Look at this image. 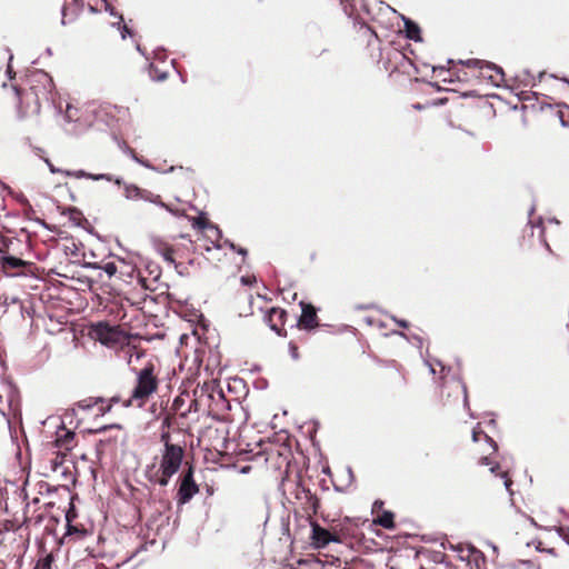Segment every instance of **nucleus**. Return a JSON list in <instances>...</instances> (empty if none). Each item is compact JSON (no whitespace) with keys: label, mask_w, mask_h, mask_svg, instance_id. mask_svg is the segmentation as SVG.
Here are the masks:
<instances>
[{"label":"nucleus","mask_w":569,"mask_h":569,"mask_svg":"<svg viewBox=\"0 0 569 569\" xmlns=\"http://www.w3.org/2000/svg\"><path fill=\"white\" fill-rule=\"evenodd\" d=\"M89 336L101 345L116 349L118 357L123 358L130 365L132 357L139 359L143 351L129 343L128 337L116 326L107 322H98L90 327Z\"/></svg>","instance_id":"nucleus-1"},{"label":"nucleus","mask_w":569,"mask_h":569,"mask_svg":"<svg viewBox=\"0 0 569 569\" xmlns=\"http://www.w3.org/2000/svg\"><path fill=\"white\" fill-rule=\"evenodd\" d=\"M184 450L179 445H167L163 448L159 463H152L147 467L146 477L149 482L167 487L173 475H176L182 463Z\"/></svg>","instance_id":"nucleus-2"},{"label":"nucleus","mask_w":569,"mask_h":569,"mask_svg":"<svg viewBox=\"0 0 569 569\" xmlns=\"http://www.w3.org/2000/svg\"><path fill=\"white\" fill-rule=\"evenodd\" d=\"M159 379L152 362L136 372V383L128 399L123 401V407L142 408L149 399L158 391Z\"/></svg>","instance_id":"nucleus-3"},{"label":"nucleus","mask_w":569,"mask_h":569,"mask_svg":"<svg viewBox=\"0 0 569 569\" xmlns=\"http://www.w3.org/2000/svg\"><path fill=\"white\" fill-rule=\"evenodd\" d=\"M472 440L477 445L476 453L479 456V463L490 466V471L505 480V486L510 489L512 480L508 476V470L502 469L501 465L492 459L498 451L497 442L489 437L481 428L480 423L472 429Z\"/></svg>","instance_id":"nucleus-4"},{"label":"nucleus","mask_w":569,"mask_h":569,"mask_svg":"<svg viewBox=\"0 0 569 569\" xmlns=\"http://www.w3.org/2000/svg\"><path fill=\"white\" fill-rule=\"evenodd\" d=\"M33 94L47 103L53 101L54 83L52 78L44 71L36 70L26 76L20 83Z\"/></svg>","instance_id":"nucleus-5"},{"label":"nucleus","mask_w":569,"mask_h":569,"mask_svg":"<svg viewBox=\"0 0 569 569\" xmlns=\"http://www.w3.org/2000/svg\"><path fill=\"white\" fill-rule=\"evenodd\" d=\"M13 90L19 100L18 109L21 118L38 116L40 113L41 104L44 100L30 94V91L22 84L13 86Z\"/></svg>","instance_id":"nucleus-6"},{"label":"nucleus","mask_w":569,"mask_h":569,"mask_svg":"<svg viewBox=\"0 0 569 569\" xmlns=\"http://www.w3.org/2000/svg\"><path fill=\"white\" fill-rule=\"evenodd\" d=\"M460 64L466 66L467 68H473L480 76L479 81L486 80L492 84H498L503 79V72L501 68L491 62L480 59H468L460 60Z\"/></svg>","instance_id":"nucleus-7"},{"label":"nucleus","mask_w":569,"mask_h":569,"mask_svg":"<svg viewBox=\"0 0 569 569\" xmlns=\"http://www.w3.org/2000/svg\"><path fill=\"white\" fill-rule=\"evenodd\" d=\"M199 492V486L193 479V468L189 467L179 478V488L177 491L178 505L188 503L192 497Z\"/></svg>","instance_id":"nucleus-8"},{"label":"nucleus","mask_w":569,"mask_h":569,"mask_svg":"<svg viewBox=\"0 0 569 569\" xmlns=\"http://www.w3.org/2000/svg\"><path fill=\"white\" fill-rule=\"evenodd\" d=\"M332 526L337 542L359 540L361 537V531L358 523L349 518L333 521Z\"/></svg>","instance_id":"nucleus-9"},{"label":"nucleus","mask_w":569,"mask_h":569,"mask_svg":"<svg viewBox=\"0 0 569 569\" xmlns=\"http://www.w3.org/2000/svg\"><path fill=\"white\" fill-rule=\"evenodd\" d=\"M259 310L263 312V319L270 329L277 332L279 336L283 335L282 331H284V322L287 318L286 310L279 307H271L269 309L259 307Z\"/></svg>","instance_id":"nucleus-10"},{"label":"nucleus","mask_w":569,"mask_h":569,"mask_svg":"<svg viewBox=\"0 0 569 569\" xmlns=\"http://www.w3.org/2000/svg\"><path fill=\"white\" fill-rule=\"evenodd\" d=\"M120 263L122 268L130 269V272H128L130 277H132V274L137 272V281L144 290L156 291L158 289V282L161 277V271L158 267H156L152 270H149V276L147 277L141 271L136 270L134 267H130L127 263H124L123 260H121Z\"/></svg>","instance_id":"nucleus-11"},{"label":"nucleus","mask_w":569,"mask_h":569,"mask_svg":"<svg viewBox=\"0 0 569 569\" xmlns=\"http://www.w3.org/2000/svg\"><path fill=\"white\" fill-rule=\"evenodd\" d=\"M94 432L102 433L104 436L99 440V445L103 447H108L111 445L117 446L119 441L123 442L126 440L123 428L118 423L103 426L94 430Z\"/></svg>","instance_id":"nucleus-12"},{"label":"nucleus","mask_w":569,"mask_h":569,"mask_svg":"<svg viewBox=\"0 0 569 569\" xmlns=\"http://www.w3.org/2000/svg\"><path fill=\"white\" fill-rule=\"evenodd\" d=\"M312 528V543L317 548H323L328 546L330 542H337L336 536L333 533V526L332 523L328 529L320 527L317 522H311Z\"/></svg>","instance_id":"nucleus-13"},{"label":"nucleus","mask_w":569,"mask_h":569,"mask_svg":"<svg viewBox=\"0 0 569 569\" xmlns=\"http://www.w3.org/2000/svg\"><path fill=\"white\" fill-rule=\"evenodd\" d=\"M301 316L298 320V328L303 330H312L319 327L317 310L311 303L301 302Z\"/></svg>","instance_id":"nucleus-14"},{"label":"nucleus","mask_w":569,"mask_h":569,"mask_svg":"<svg viewBox=\"0 0 569 569\" xmlns=\"http://www.w3.org/2000/svg\"><path fill=\"white\" fill-rule=\"evenodd\" d=\"M31 262H27L13 256H4L1 258V267L8 276H19L24 273L26 269L31 267Z\"/></svg>","instance_id":"nucleus-15"},{"label":"nucleus","mask_w":569,"mask_h":569,"mask_svg":"<svg viewBox=\"0 0 569 569\" xmlns=\"http://www.w3.org/2000/svg\"><path fill=\"white\" fill-rule=\"evenodd\" d=\"M296 498L299 500H305L303 509L307 512H311L312 515L318 513L320 500L318 499V497L316 495H313L310 491V489L303 487L300 481L297 483Z\"/></svg>","instance_id":"nucleus-16"},{"label":"nucleus","mask_w":569,"mask_h":569,"mask_svg":"<svg viewBox=\"0 0 569 569\" xmlns=\"http://www.w3.org/2000/svg\"><path fill=\"white\" fill-rule=\"evenodd\" d=\"M214 391V387L212 385H208V383H204L201 389H196L194 390V399L191 400V403L189 406V409H188V412L190 411H200V407L203 402V398H206L207 400L209 399H213V392Z\"/></svg>","instance_id":"nucleus-17"},{"label":"nucleus","mask_w":569,"mask_h":569,"mask_svg":"<svg viewBox=\"0 0 569 569\" xmlns=\"http://www.w3.org/2000/svg\"><path fill=\"white\" fill-rule=\"evenodd\" d=\"M445 389H448L447 397L455 396L457 400L461 399L465 406H468L467 387L460 380L446 381Z\"/></svg>","instance_id":"nucleus-18"},{"label":"nucleus","mask_w":569,"mask_h":569,"mask_svg":"<svg viewBox=\"0 0 569 569\" xmlns=\"http://www.w3.org/2000/svg\"><path fill=\"white\" fill-rule=\"evenodd\" d=\"M382 54H385L386 59H387V61L385 62V69H386V71H390V72L397 70L398 63L406 59V56L401 51H399L395 48L386 49L382 52Z\"/></svg>","instance_id":"nucleus-19"},{"label":"nucleus","mask_w":569,"mask_h":569,"mask_svg":"<svg viewBox=\"0 0 569 569\" xmlns=\"http://www.w3.org/2000/svg\"><path fill=\"white\" fill-rule=\"evenodd\" d=\"M451 73V71H449ZM452 73L456 74L457 81L480 80V76L473 68H467L460 64V60L455 64Z\"/></svg>","instance_id":"nucleus-20"},{"label":"nucleus","mask_w":569,"mask_h":569,"mask_svg":"<svg viewBox=\"0 0 569 569\" xmlns=\"http://www.w3.org/2000/svg\"><path fill=\"white\" fill-rule=\"evenodd\" d=\"M147 506L150 508L154 506V511L158 515L166 513L171 509V502L168 498H166L163 495H159L157 498V496L152 492L150 493V499L147 501Z\"/></svg>","instance_id":"nucleus-21"},{"label":"nucleus","mask_w":569,"mask_h":569,"mask_svg":"<svg viewBox=\"0 0 569 569\" xmlns=\"http://www.w3.org/2000/svg\"><path fill=\"white\" fill-rule=\"evenodd\" d=\"M192 227L201 230L202 232H211L216 238L221 237V232L212 222L206 217H198L193 219Z\"/></svg>","instance_id":"nucleus-22"},{"label":"nucleus","mask_w":569,"mask_h":569,"mask_svg":"<svg viewBox=\"0 0 569 569\" xmlns=\"http://www.w3.org/2000/svg\"><path fill=\"white\" fill-rule=\"evenodd\" d=\"M448 63L450 64L448 69H446L442 66L433 67V73H436L437 78H439L442 82L451 83L457 81V79L456 74H453L452 72L450 73L449 71H452L455 69V64H457V62H455L453 60H449Z\"/></svg>","instance_id":"nucleus-23"},{"label":"nucleus","mask_w":569,"mask_h":569,"mask_svg":"<svg viewBox=\"0 0 569 569\" xmlns=\"http://www.w3.org/2000/svg\"><path fill=\"white\" fill-rule=\"evenodd\" d=\"M373 523L385 528V529H395V515L391 511L383 510L381 513L373 519Z\"/></svg>","instance_id":"nucleus-24"},{"label":"nucleus","mask_w":569,"mask_h":569,"mask_svg":"<svg viewBox=\"0 0 569 569\" xmlns=\"http://www.w3.org/2000/svg\"><path fill=\"white\" fill-rule=\"evenodd\" d=\"M405 32H406V37L410 40H413V41L422 40L420 27L410 19H407L405 21Z\"/></svg>","instance_id":"nucleus-25"},{"label":"nucleus","mask_w":569,"mask_h":569,"mask_svg":"<svg viewBox=\"0 0 569 569\" xmlns=\"http://www.w3.org/2000/svg\"><path fill=\"white\" fill-rule=\"evenodd\" d=\"M64 433L59 436L56 440L57 447L63 448L64 450H70L72 448V442L74 440L76 433L70 430H63Z\"/></svg>","instance_id":"nucleus-26"},{"label":"nucleus","mask_w":569,"mask_h":569,"mask_svg":"<svg viewBox=\"0 0 569 569\" xmlns=\"http://www.w3.org/2000/svg\"><path fill=\"white\" fill-rule=\"evenodd\" d=\"M66 176H69V177H76V178H88V179H92V180H102V179H106L108 181L111 180V178L107 174H92V173H88L83 170H79L77 172H70V171H66L64 172Z\"/></svg>","instance_id":"nucleus-27"},{"label":"nucleus","mask_w":569,"mask_h":569,"mask_svg":"<svg viewBox=\"0 0 569 569\" xmlns=\"http://www.w3.org/2000/svg\"><path fill=\"white\" fill-rule=\"evenodd\" d=\"M106 399L101 397H90L78 402V407L82 410H90L99 403H104Z\"/></svg>","instance_id":"nucleus-28"},{"label":"nucleus","mask_w":569,"mask_h":569,"mask_svg":"<svg viewBox=\"0 0 569 569\" xmlns=\"http://www.w3.org/2000/svg\"><path fill=\"white\" fill-rule=\"evenodd\" d=\"M159 252L163 259L169 263H176V249L169 244H162L159 247Z\"/></svg>","instance_id":"nucleus-29"},{"label":"nucleus","mask_w":569,"mask_h":569,"mask_svg":"<svg viewBox=\"0 0 569 569\" xmlns=\"http://www.w3.org/2000/svg\"><path fill=\"white\" fill-rule=\"evenodd\" d=\"M64 455H60L57 451L51 452V457L48 458L50 462V470L57 472L63 465Z\"/></svg>","instance_id":"nucleus-30"},{"label":"nucleus","mask_w":569,"mask_h":569,"mask_svg":"<svg viewBox=\"0 0 569 569\" xmlns=\"http://www.w3.org/2000/svg\"><path fill=\"white\" fill-rule=\"evenodd\" d=\"M360 37L367 41V44L370 46L372 41L377 40L376 32L369 28L368 26H361L359 28Z\"/></svg>","instance_id":"nucleus-31"},{"label":"nucleus","mask_w":569,"mask_h":569,"mask_svg":"<svg viewBox=\"0 0 569 569\" xmlns=\"http://www.w3.org/2000/svg\"><path fill=\"white\" fill-rule=\"evenodd\" d=\"M244 298L249 305L247 308H243V309L238 308L239 316H241V317L252 316L254 313V310H253L254 299H253L252 295H246Z\"/></svg>","instance_id":"nucleus-32"},{"label":"nucleus","mask_w":569,"mask_h":569,"mask_svg":"<svg viewBox=\"0 0 569 569\" xmlns=\"http://www.w3.org/2000/svg\"><path fill=\"white\" fill-rule=\"evenodd\" d=\"M149 72H150V77L153 80H157V81H163L168 77V72L159 70L158 67L154 63L150 64V71Z\"/></svg>","instance_id":"nucleus-33"},{"label":"nucleus","mask_w":569,"mask_h":569,"mask_svg":"<svg viewBox=\"0 0 569 569\" xmlns=\"http://www.w3.org/2000/svg\"><path fill=\"white\" fill-rule=\"evenodd\" d=\"M97 268L102 269L109 277H113L118 273V264L113 261L106 262L103 264L97 266Z\"/></svg>","instance_id":"nucleus-34"},{"label":"nucleus","mask_w":569,"mask_h":569,"mask_svg":"<svg viewBox=\"0 0 569 569\" xmlns=\"http://www.w3.org/2000/svg\"><path fill=\"white\" fill-rule=\"evenodd\" d=\"M87 531L83 528H79L78 526L72 525V522L67 523V532L66 538L77 535L78 537H84Z\"/></svg>","instance_id":"nucleus-35"},{"label":"nucleus","mask_w":569,"mask_h":569,"mask_svg":"<svg viewBox=\"0 0 569 569\" xmlns=\"http://www.w3.org/2000/svg\"><path fill=\"white\" fill-rule=\"evenodd\" d=\"M17 410L18 405L12 399L9 400L7 410L4 408H0V412L3 417H9L11 415L14 416Z\"/></svg>","instance_id":"nucleus-36"},{"label":"nucleus","mask_w":569,"mask_h":569,"mask_svg":"<svg viewBox=\"0 0 569 569\" xmlns=\"http://www.w3.org/2000/svg\"><path fill=\"white\" fill-rule=\"evenodd\" d=\"M339 1L343 8L345 13L348 16H352L355 12L353 0H339Z\"/></svg>","instance_id":"nucleus-37"},{"label":"nucleus","mask_w":569,"mask_h":569,"mask_svg":"<svg viewBox=\"0 0 569 569\" xmlns=\"http://www.w3.org/2000/svg\"><path fill=\"white\" fill-rule=\"evenodd\" d=\"M289 353L293 360H298L300 358L299 346L296 341L291 340L288 345Z\"/></svg>","instance_id":"nucleus-38"},{"label":"nucleus","mask_w":569,"mask_h":569,"mask_svg":"<svg viewBox=\"0 0 569 569\" xmlns=\"http://www.w3.org/2000/svg\"><path fill=\"white\" fill-rule=\"evenodd\" d=\"M74 518H77V513H76L73 505L70 503V507L66 513L67 523L72 522Z\"/></svg>","instance_id":"nucleus-39"},{"label":"nucleus","mask_w":569,"mask_h":569,"mask_svg":"<svg viewBox=\"0 0 569 569\" xmlns=\"http://www.w3.org/2000/svg\"><path fill=\"white\" fill-rule=\"evenodd\" d=\"M184 400L182 397H177L173 402H172V406H171V409L173 410V412H178L180 409H181V406L183 405Z\"/></svg>","instance_id":"nucleus-40"},{"label":"nucleus","mask_w":569,"mask_h":569,"mask_svg":"<svg viewBox=\"0 0 569 569\" xmlns=\"http://www.w3.org/2000/svg\"><path fill=\"white\" fill-rule=\"evenodd\" d=\"M98 406H99L98 411H99V413H100L101 416H103V415H106V413L110 412V411H111V409H112V408H111V406L109 405V402H108L107 400H106V402H104V403H99Z\"/></svg>","instance_id":"nucleus-41"},{"label":"nucleus","mask_w":569,"mask_h":569,"mask_svg":"<svg viewBox=\"0 0 569 569\" xmlns=\"http://www.w3.org/2000/svg\"><path fill=\"white\" fill-rule=\"evenodd\" d=\"M51 557H47L42 561H39L34 569H50Z\"/></svg>","instance_id":"nucleus-42"},{"label":"nucleus","mask_w":569,"mask_h":569,"mask_svg":"<svg viewBox=\"0 0 569 569\" xmlns=\"http://www.w3.org/2000/svg\"><path fill=\"white\" fill-rule=\"evenodd\" d=\"M173 413H166L164 418L162 419V427L163 428H170L173 419Z\"/></svg>","instance_id":"nucleus-43"},{"label":"nucleus","mask_w":569,"mask_h":569,"mask_svg":"<svg viewBox=\"0 0 569 569\" xmlns=\"http://www.w3.org/2000/svg\"><path fill=\"white\" fill-rule=\"evenodd\" d=\"M257 281L254 276H243L241 277V283L244 286H251Z\"/></svg>","instance_id":"nucleus-44"},{"label":"nucleus","mask_w":569,"mask_h":569,"mask_svg":"<svg viewBox=\"0 0 569 569\" xmlns=\"http://www.w3.org/2000/svg\"><path fill=\"white\" fill-rule=\"evenodd\" d=\"M107 401L109 402V405L112 408L114 405H117L119 402H121L123 405L124 400H122L120 396H113V397L107 399Z\"/></svg>","instance_id":"nucleus-45"},{"label":"nucleus","mask_w":569,"mask_h":569,"mask_svg":"<svg viewBox=\"0 0 569 569\" xmlns=\"http://www.w3.org/2000/svg\"><path fill=\"white\" fill-rule=\"evenodd\" d=\"M161 441L163 442V448H166L167 445H172L170 442V433L168 431L161 433Z\"/></svg>","instance_id":"nucleus-46"},{"label":"nucleus","mask_w":569,"mask_h":569,"mask_svg":"<svg viewBox=\"0 0 569 569\" xmlns=\"http://www.w3.org/2000/svg\"><path fill=\"white\" fill-rule=\"evenodd\" d=\"M383 506V502L382 501H376L373 503V511H377L378 509H381Z\"/></svg>","instance_id":"nucleus-47"},{"label":"nucleus","mask_w":569,"mask_h":569,"mask_svg":"<svg viewBox=\"0 0 569 569\" xmlns=\"http://www.w3.org/2000/svg\"><path fill=\"white\" fill-rule=\"evenodd\" d=\"M66 18H67V7L64 6L62 8V23L64 24L66 23Z\"/></svg>","instance_id":"nucleus-48"},{"label":"nucleus","mask_w":569,"mask_h":569,"mask_svg":"<svg viewBox=\"0 0 569 569\" xmlns=\"http://www.w3.org/2000/svg\"><path fill=\"white\" fill-rule=\"evenodd\" d=\"M206 233H207L208 238H210L212 240V242L218 241L220 239V238H216L214 234L211 232H206Z\"/></svg>","instance_id":"nucleus-49"},{"label":"nucleus","mask_w":569,"mask_h":569,"mask_svg":"<svg viewBox=\"0 0 569 569\" xmlns=\"http://www.w3.org/2000/svg\"><path fill=\"white\" fill-rule=\"evenodd\" d=\"M7 73L9 74L10 79H12L13 77L11 76L12 73V67L10 64H8L7 67Z\"/></svg>","instance_id":"nucleus-50"},{"label":"nucleus","mask_w":569,"mask_h":569,"mask_svg":"<svg viewBox=\"0 0 569 569\" xmlns=\"http://www.w3.org/2000/svg\"><path fill=\"white\" fill-rule=\"evenodd\" d=\"M559 114H560V118H561L562 123H563V124H566V121H565V119H563V117H565V111H563V110H560V111H559Z\"/></svg>","instance_id":"nucleus-51"},{"label":"nucleus","mask_w":569,"mask_h":569,"mask_svg":"<svg viewBox=\"0 0 569 569\" xmlns=\"http://www.w3.org/2000/svg\"><path fill=\"white\" fill-rule=\"evenodd\" d=\"M237 251H238L240 254H242V256H246V254H247V250H246V249H243V248H239Z\"/></svg>","instance_id":"nucleus-52"},{"label":"nucleus","mask_w":569,"mask_h":569,"mask_svg":"<svg viewBox=\"0 0 569 569\" xmlns=\"http://www.w3.org/2000/svg\"><path fill=\"white\" fill-rule=\"evenodd\" d=\"M399 325H400L401 327H403V328H408V323H407V321H403V320H402V321H400V322H399Z\"/></svg>","instance_id":"nucleus-53"},{"label":"nucleus","mask_w":569,"mask_h":569,"mask_svg":"<svg viewBox=\"0 0 569 569\" xmlns=\"http://www.w3.org/2000/svg\"><path fill=\"white\" fill-rule=\"evenodd\" d=\"M217 395H218V397H219L220 399H223V393H222V391H221V390L217 391Z\"/></svg>","instance_id":"nucleus-54"},{"label":"nucleus","mask_w":569,"mask_h":569,"mask_svg":"<svg viewBox=\"0 0 569 569\" xmlns=\"http://www.w3.org/2000/svg\"><path fill=\"white\" fill-rule=\"evenodd\" d=\"M258 299L262 300L264 303L267 302L266 298L260 295H258Z\"/></svg>","instance_id":"nucleus-55"},{"label":"nucleus","mask_w":569,"mask_h":569,"mask_svg":"<svg viewBox=\"0 0 569 569\" xmlns=\"http://www.w3.org/2000/svg\"><path fill=\"white\" fill-rule=\"evenodd\" d=\"M123 31L130 34V31L127 26L123 27Z\"/></svg>","instance_id":"nucleus-56"},{"label":"nucleus","mask_w":569,"mask_h":569,"mask_svg":"<svg viewBox=\"0 0 569 569\" xmlns=\"http://www.w3.org/2000/svg\"><path fill=\"white\" fill-rule=\"evenodd\" d=\"M133 190L136 191V193H137V194H139V193H140V189H139V188L133 187Z\"/></svg>","instance_id":"nucleus-57"},{"label":"nucleus","mask_w":569,"mask_h":569,"mask_svg":"<svg viewBox=\"0 0 569 569\" xmlns=\"http://www.w3.org/2000/svg\"><path fill=\"white\" fill-rule=\"evenodd\" d=\"M50 170H51V172H56V170L53 169L52 166H50Z\"/></svg>","instance_id":"nucleus-58"},{"label":"nucleus","mask_w":569,"mask_h":569,"mask_svg":"<svg viewBox=\"0 0 569 569\" xmlns=\"http://www.w3.org/2000/svg\"><path fill=\"white\" fill-rule=\"evenodd\" d=\"M230 247L236 250V246L233 243L230 244Z\"/></svg>","instance_id":"nucleus-59"},{"label":"nucleus","mask_w":569,"mask_h":569,"mask_svg":"<svg viewBox=\"0 0 569 569\" xmlns=\"http://www.w3.org/2000/svg\"><path fill=\"white\" fill-rule=\"evenodd\" d=\"M258 2H261L262 0H257Z\"/></svg>","instance_id":"nucleus-60"}]
</instances>
